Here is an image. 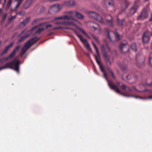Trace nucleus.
Here are the masks:
<instances>
[{
  "label": "nucleus",
  "mask_w": 152,
  "mask_h": 152,
  "mask_svg": "<svg viewBox=\"0 0 152 152\" xmlns=\"http://www.w3.org/2000/svg\"><path fill=\"white\" fill-rule=\"evenodd\" d=\"M88 14L90 18L95 19L101 24H107L110 26H113V23L111 20H106L105 21L100 15L94 12L89 11Z\"/></svg>",
  "instance_id": "obj_1"
},
{
  "label": "nucleus",
  "mask_w": 152,
  "mask_h": 152,
  "mask_svg": "<svg viewBox=\"0 0 152 152\" xmlns=\"http://www.w3.org/2000/svg\"><path fill=\"white\" fill-rule=\"evenodd\" d=\"M72 18L71 17L68 16V15H66L55 18L52 22L55 25L75 26V24L73 21L62 22L60 21L61 20H69V19H72Z\"/></svg>",
  "instance_id": "obj_2"
},
{
  "label": "nucleus",
  "mask_w": 152,
  "mask_h": 152,
  "mask_svg": "<svg viewBox=\"0 0 152 152\" xmlns=\"http://www.w3.org/2000/svg\"><path fill=\"white\" fill-rule=\"evenodd\" d=\"M0 62L3 63L2 61H0ZM20 65V61L18 60H16L15 59L13 61L8 62L6 63L3 67L0 68V70L5 68H10L14 69L18 73H19V66Z\"/></svg>",
  "instance_id": "obj_3"
},
{
  "label": "nucleus",
  "mask_w": 152,
  "mask_h": 152,
  "mask_svg": "<svg viewBox=\"0 0 152 152\" xmlns=\"http://www.w3.org/2000/svg\"><path fill=\"white\" fill-rule=\"evenodd\" d=\"M43 25L42 23H40L38 25L35 26L33 28H32L30 30L26 32V30H24L21 33V35H23L24 33H25V35L21 37V38L18 40V42H22L23 41L26 39L32 33V31L34 30L35 28H37L38 27H39Z\"/></svg>",
  "instance_id": "obj_4"
},
{
  "label": "nucleus",
  "mask_w": 152,
  "mask_h": 152,
  "mask_svg": "<svg viewBox=\"0 0 152 152\" xmlns=\"http://www.w3.org/2000/svg\"><path fill=\"white\" fill-rule=\"evenodd\" d=\"M104 73L103 76L106 79V80H107L108 85L110 88L112 90H114L115 92L118 94H121V92L120 90H119L118 87L115 85L114 83H113L112 81H109L108 80L107 77V73L105 72H103Z\"/></svg>",
  "instance_id": "obj_5"
},
{
  "label": "nucleus",
  "mask_w": 152,
  "mask_h": 152,
  "mask_svg": "<svg viewBox=\"0 0 152 152\" xmlns=\"http://www.w3.org/2000/svg\"><path fill=\"white\" fill-rule=\"evenodd\" d=\"M66 13L70 14V15L68 16L71 17L72 18V19H69V20H74V17H77L80 19H83L84 17L83 15L77 11H67L66 12Z\"/></svg>",
  "instance_id": "obj_6"
},
{
  "label": "nucleus",
  "mask_w": 152,
  "mask_h": 152,
  "mask_svg": "<svg viewBox=\"0 0 152 152\" xmlns=\"http://www.w3.org/2000/svg\"><path fill=\"white\" fill-rule=\"evenodd\" d=\"M104 47L103 46L102 47V52L104 58V60L105 62L107 65V66H110L111 64V63L110 61V56L108 55L107 52L105 51Z\"/></svg>",
  "instance_id": "obj_7"
},
{
  "label": "nucleus",
  "mask_w": 152,
  "mask_h": 152,
  "mask_svg": "<svg viewBox=\"0 0 152 152\" xmlns=\"http://www.w3.org/2000/svg\"><path fill=\"white\" fill-rule=\"evenodd\" d=\"M20 46L18 45L13 50L12 52L10 54L9 56L6 58L4 57L3 58L0 59V61H5L10 59H11L13 58L15 56L16 52L18 51L19 48H20Z\"/></svg>",
  "instance_id": "obj_8"
},
{
  "label": "nucleus",
  "mask_w": 152,
  "mask_h": 152,
  "mask_svg": "<svg viewBox=\"0 0 152 152\" xmlns=\"http://www.w3.org/2000/svg\"><path fill=\"white\" fill-rule=\"evenodd\" d=\"M39 39V38H38L37 37H35L30 39L24 45L23 48L26 49V50H27L32 45L36 42Z\"/></svg>",
  "instance_id": "obj_9"
},
{
  "label": "nucleus",
  "mask_w": 152,
  "mask_h": 152,
  "mask_svg": "<svg viewBox=\"0 0 152 152\" xmlns=\"http://www.w3.org/2000/svg\"><path fill=\"white\" fill-rule=\"evenodd\" d=\"M148 12L147 10L144 8L140 14L137 16V19L138 20H143L147 18Z\"/></svg>",
  "instance_id": "obj_10"
},
{
  "label": "nucleus",
  "mask_w": 152,
  "mask_h": 152,
  "mask_svg": "<svg viewBox=\"0 0 152 152\" xmlns=\"http://www.w3.org/2000/svg\"><path fill=\"white\" fill-rule=\"evenodd\" d=\"M119 48L122 53H125L128 51L129 47L126 43H121Z\"/></svg>",
  "instance_id": "obj_11"
},
{
  "label": "nucleus",
  "mask_w": 152,
  "mask_h": 152,
  "mask_svg": "<svg viewBox=\"0 0 152 152\" xmlns=\"http://www.w3.org/2000/svg\"><path fill=\"white\" fill-rule=\"evenodd\" d=\"M14 42H12L10 43L9 45L5 47L4 49L3 50L2 53L0 54L1 56H2L3 55L7 54L10 49L13 46Z\"/></svg>",
  "instance_id": "obj_12"
},
{
  "label": "nucleus",
  "mask_w": 152,
  "mask_h": 152,
  "mask_svg": "<svg viewBox=\"0 0 152 152\" xmlns=\"http://www.w3.org/2000/svg\"><path fill=\"white\" fill-rule=\"evenodd\" d=\"M66 29H72L74 31V32L75 34L77 36V37L80 39V40L82 41L83 43H86L87 42V40L86 39H83L82 38V36L80 35L79 34L78 32L76 30L73 29L72 28H69L68 27H65L64 28Z\"/></svg>",
  "instance_id": "obj_13"
},
{
  "label": "nucleus",
  "mask_w": 152,
  "mask_h": 152,
  "mask_svg": "<svg viewBox=\"0 0 152 152\" xmlns=\"http://www.w3.org/2000/svg\"><path fill=\"white\" fill-rule=\"evenodd\" d=\"M142 39L144 42L146 43L150 40L149 34L148 32H145L143 33L142 36Z\"/></svg>",
  "instance_id": "obj_14"
},
{
  "label": "nucleus",
  "mask_w": 152,
  "mask_h": 152,
  "mask_svg": "<svg viewBox=\"0 0 152 152\" xmlns=\"http://www.w3.org/2000/svg\"><path fill=\"white\" fill-rule=\"evenodd\" d=\"M30 17H28L24 20L23 21L20 23L19 25V27L20 28H22L25 26L26 24L29 22L30 20Z\"/></svg>",
  "instance_id": "obj_15"
},
{
  "label": "nucleus",
  "mask_w": 152,
  "mask_h": 152,
  "mask_svg": "<svg viewBox=\"0 0 152 152\" xmlns=\"http://www.w3.org/2000/svg\"><path fill=\"white\" fill-rule=\"evenodd\" d=\"M61 5L59 4H55L51 7V8L54 11L56 12H58L61 9Z\"/></svg>",
  "instance_id": "obj_16"
},
{
  "label": "nucleus",
  "mask_w": 152,
  "mask_h": 152,
  "mask_svg": "<svg viewBox=\"0 0 152 152\" xmlns=\"http://www.w3.org/2000/svg\"><path fill=\"white\" fill-rule=\"evenodd\" d=\"M137 6L136 5H134L129 10V14L131 15L134 14L136 12L137 9Z\"/></svg>",
  "instance_id": "obj_17"
},
{
  "label": "nucleus",
  "mask_w": 152,
  "mask_h": 152,
  "mask_svg": "<svg viewBox=\"0 0 152 152\" xmlns=\"http://www.w3.org/2000/svg\"><path fill=\"white\" fill-rule=\"evenodd\" d=\"M104 4L106 6H113L114 5L113 0H104Z\"/></svg>",
  "instance_id": "obj_18"
},
{
  "label": "nucleus",
  "mask_w": 152,
  "mask_h": 152,
  "mask_svg": "<svg viewBox=\"0 0 152 152\" xmlns=\"http://www.w3.org/2000/svg\"><path fill=\"white\" fill-rule=\"evenodd\" d=\"M64 4L68 7L73 6L75 5V3L74 1L71 0L65 2Z\"/></svg>",
  "instance_id": "obj_19"
},
{
  "label": "nucleus",
  "mask_w": 152,
  "mask_h": 152,
  "mask_svg": "<svg viewBox=\"0 0 152 152\" xmlns=\"http://www.w3.org/2000/svg\"><path fill=\"white\" fill-rule=\"evenodd\" d=\"M32 0H27L24 5V7L26 9L28 8L31 4Z\"/></svg>",
  "instance_id": "obj_20"
},
{
  "label": "nucleus",
  "mask_w": 152,
  "mask_h": 152,
  "mask_svg": "<svg viewBox=\"0 0 152 152\" xmlns=\"http://www.w3.org/2000/svg\"><path fill=\"white\" fill-rule=\"evenodd\" d=\"M144 91H148L149 94H152V90H148L146 89ZM144 99H152V96H149L148 97H144Z\"/></svg>",
  "instance_id": "obj_21"
},
{
  "label": "nucleus",
  "mask_w": 152,
  "mask_h": 152,
  "mask_svg": "<svg viewBox=\"0 0 152 152\" xmlns=\"http://www.w3.org/2000/svg\"><path fill=\"white\" fill-rule=\"evenodd\" d=\"M136 65L137 66L138 68H140L141 66L144 65V61L141 62L140 61H136Z\"/></svg>",
  "instance_id": "obj_22"
},
{
  "label": "nucleus",
  "mask_w": 152,
  "mask_h": 152,
  "mask_svg": "<svg viewBox=\"0 0 152 152\" xmlns=\"http://www.w3.org/2000/svg\"><path fill=\"white\" fill-rule=\"evenodd\" d=\"M23 1V0H15V1L17 2V4L15 7V8L17 9L18 8Z\"/></svg>",
  "instance_id": "obj_23"
},
{
  "label": "nucleus",
  "mask_w": 152,
  "mask_h": 152,
  "mask_svg": "<svg viewBox=\"0 0 152 152\" xmlns=\"http://www.w3.org/2000/svg\"><path fill=\"white\" fill-rule=\"evenodd\" d=\"M104 46V48L105 50V51L106 52V51H107L108 52H109L110 51V48L109 47V46L108 45V44H106L105 45H102L101 47V50H102V47Z\"/></svg>",
  "instance_id": "obj_24"
},
{
  "label": "nucleus",
  "mask_w": 152,
  "mask_h": 152,
  "mask_svg": "<svg viewBox=\"0 0 152 152\" xmlns=\"http://www.w3.org/2000/svg\"><path fill=\"white\" fill-rule=\"evenodd\" d=\"M131 48L132 50L135 52L137 50L136 45L135 43H132L131 45Z\"/></svg>",
  "instance_id": "obj_25"
},
{
  "label": "nucleus",
  "mask_w": 152,
  "mask_h": 152,
  "mask_svg": "<svg viewBox=\"0 0 152 152\" xmlns=\"http://www.w3.org/2000/svg\"><path fill=\"white\" fill-rule=\"evenodd\" d=\"M45 30V29L43 28H39L37 31H36L35 32V34H40L42 31H44Z\"/></svg>",
  "instance_id": "obj_26"
},
{
  "label": "nucleus",
  "mask_w": 152,
  "mask_h": 152,
  "mask_svg": "<svg viewBox=\"0 0 152 152\" xmlns=\"http://www.w3.org/2000/svg\"><path fill=\"white\" fill-rule=\"evenodd\" d=\"M41 19L40 18H36L34 19L33 22H32V25H34L37 23L39 22L41 20Z\"/></svg>",
  "instance_id": "obj_27"
},
{
  "label": "nucleus",
  "mask_w": 152,
  "mask_h": 152,
  "mask_svg": "<svg viewBox=\"0 0 152 152\" xmlns=\"http://www.w3.org/2000/svg\"><path fill=\"white\" fill-rule=\"evenodd\" d=\"M94 26H92L91 27L92 29H94V30H96L97 29V27H99V26L98 24L95 23H94Z\"/></svg>",
  "instance_id": "obj_28"
},
{
  "label": "nucleus",
  "mask_w": 152,
  "mask_h": 152,
  "mask_svg": "<svg viewBox=\"0 0 152 152\" xmlns=\"http://www.w3.org/2000/svg\"><path fill=\"white\" fill-rule=\"evenodd\" d=\"M121 69L124 71H125L127 69V66L126 64H122L121 65Z\"/></svg>",
  "instance_id": "obj_29"
},
{
  "label": "nucleus",
  "mask_w": 152,
  "mask_h": 152,
  "mask_svg": "<svg viewBox=\"0 0 152 152\" xmlns=\"http://www.w3.org/2000/svg\"><path fill=\"white\" fill-rule=\"evenodd\" d=\"M107 70L111 74V76H112V77L114 79L115 78V77L114 76L113 73L112 71L109 68H107Z\"/></svg>",
  "instance_id": "obj_30"
},
{
  "label": "nucleus",
  "mask_w": 152,
  "mask_h": 152,
  "mask_svg": "<svg viewBox=\"0 0 152 152\" xmlns=\"http://www.w3.org/2000/svg\"><path fill=\"white\" fill-rule=\"evenodd\" d=\"M93 44L95 48V49L96 51V53L98 55H99V50H98L97 48V47L96 45L94 43H93Z\"/></svg>",
  "instance_id": "obj_31"
},
{
  "label": "nucleus",
  "mask_w": 152,
  "mask_h": 152,
  "mask_svg": "<svg viewBox=\"0 0 152 152\" xmlns=\"http://www.w3.org/2000/svg\"><path fill=\"white\" fill-rule=\"evenodd\" d=\"M27 50H26V49L25 48H23L22 49L21 52L20 53V56H22Z\"/></svg>",
  "instance_id": "obj_32"
},
{
  "label": "nucleus",
  "mask_w": 152,
  "mask_h": 152,
  "mask_svg": "<svg viewBox=\"0 0 152 152\" xmlns=\"http://www.w3.org/2000/svg\"><path fill=\"white\" fill-rule=\"evenodd\" d=\"M105 32L107 33V37L109 39H110V31L108 29L106 28L105 29Z\"/></svg>",
  "instance_id": "obj_33"
},
{
  "label": "nucleus",
  "mask_w": 152,
  "mask_h": 152,
  "mask_svg": "<svg viewBox=\"0 0 152 152\" xmlns=\"http://www.w3.org/2000/svg\"><path fill=\"white\" fill-rule=\"evenodd\" d=\"M124 4L125 6V7H124V9H126L127 8V7L129 5V3L128 1H125L124 3Z\"/></svg>",
  "instance_id": "obj_34"
},
{
  "label": "nucleus",
  "mask_w": 152,
  "mask_h": 152,
  "mask_svg": "<svg viewBox=\"0 0 152 152\" xmlns=\"http://www.w3.org/2000/svg\"><path fill=\"white\" fill-rule=\"evenodd\" d=\"M115 35V36L116 39L117 40H118L120 39L119 37L120 36L118 34L117 32H115L114 33Z\"/></svg>",
  "instance_id": "obj_35"
},
{
  "label": "nucleus",
  "mask_w": 152,
  "mask_h": 152,
  "mask_svg": "<svg viewBox=\"0 0 152 152\" xmlns=\"http://www.w3.org/2000/svg\"><path fill=\"white\" fill-rule=\"evenodd\" d=\"M149 61L150 64L152 66V53L150 54Z\"/></svg>",
  "instance_id": "obj_36"
},
{
  "label": "nucleus",
  "mask_w": 152,
  "mask_h": 152,
  "mask_svg": "<svg viewBox=\"0 0 152 152\" xmlns=\"http://www.w3.org/2000/svg\"><path fill=\"white\" fill-rule=\"evenodd\" d=\"M78 30H79V31H80L81 32L85 35L86 36H87V34L86 32L82 28H78Z\"/></svg>",
  "instance_id": "obj_37"
},
{
  "label": "nucleus",
  "mask_w": 152,
  "mask_h": 152,
  "mask_svg": "<svg viewBox=\"0 0 152 152\" xmlns=\"http://www.w3.org/2000/svg\"><path fill=\"white\" fill-rule=\"evenodd\" d=\"M124 20H119V19H118V24L120 26H122L123 25V23L124 21Z\"/></svg>",
  "instance_id": "obj_38"
},
{
  "label": "nucleus",
  "mask_w": 152,
  "mask_h": 152,
  "mask_svg": "<svg viewBox=\"0 0 152 152\" xmlns=\"http://www.w3.org/2000/svg\"><path fill=\"white\" fill-rule=\"evenodd\" d=\"M63 28L61 26H58L53 28L52 30H55L57 29H62Z\"/></svg>",
  "instance_id": "obj_39"
},
{
  "label": "nucleus",
  "mask_w": 152,
  "mask_h": 152,
  "mask_svg": "<svg viewBox=\"0 0 152 152\" xmlns=\"http://www.w3.org/2000/svg\"><path fill=\"white\" fill-rule=\"evenodd\" d=\"M16 17V15L14 16H11V17L9 19V21L11 22Z\"/></svg>",
  "instance_id": "obj_40"
},
{
  "label": "nucleus",
  "mask_w": 152,
  "mask_h": 152,
  "mask_svg": "<svg viewBox=\"0 0 152 152\" xmlns=\"http://www.w3.org/2000/svg\"><path fill=\"white\" fill-rule=\"evenodd\" d=\"M93 37L94 39L96 41V42H97L98 43L99 42V41L98 39V38L94 36V35L92 36Z\"/></svg>",
  "instance_id": "obj_41"
},
{
  "label": "nucleus",
  "mask_w": 152,
  "mask_h": 152,
  "mask_svg": "<svg viewBox=\"0 0 152 152\" xmlns=\"http://www.w3.org/2000/svg\"><path fill=\"white\" fill-rule=\"evenodd\" d=\"M126 90V92L127 93L132 92V90L129 87H127V88Z\"/></svg>",
  "instance_id": "obj_42"
},
{
  "label": "nucleus",
  "mask_w": 152,
  "mask_h": 152,
  "mask_svg": "<svg viewBox=\"0 0 152 152\" xmlns=\"http://www.w3.org/2000/svg\"><path fill=\"white\" fill-rule=\"evenodd\" d=\"M127 87L126 85L124 84H122L121 86V88L123 90H126Z\"/></svg>",
  "instance_id": "obj_43"
},
{
  "label": "nucleus",
  "mask_w": 152,
  "mask_h": 152,
  "mask_svg": "<svg viewBox=\"0 0 152 152\" xmlns=\"http://www.w3.org/2000/svg\"><path fill=\"white\" fill-rule=\"evenodd\" d=\"M144 86H152V81L150 83H147L143 85Z\"/></svg>",
  "instance_id": "obj_44"
},
{
  "label": "nucleus",
  "mask_w": 152,
  "mask_h": 152,
  "mask_svg": "<svg viewBox=\"0 0 152 152\" xmlns=\"http://www.w3.org/2000/svg\"><path fill=\"white\" fill-rule=\"evenodd\" d=\"M95 59L96 60V61L97 63L99 65H101V64L100 61H99L98 59V57H97V56L96 55H95Z\"/></svg>",
  "instance_id": "obj_45"
},
{
  "label": "nucleus",
  "mask_w": 152,
  "mask_h": 152,
  "mask_svg": "<svg viewBox=\"0 0 152 152\" xmlns=\"http://www.w3.org/2000/svg\"><path fill=\"white\" fill-rule=\"evenodd\" d=\"M99 66L100 69L101 70V71L102 72H103L105 71L103 68L102 65V64L99 65Z\"/></svg>",
  "instance_id": "obj_46"
},
{
  "label": "nucleus",
  "mask_w": 152,
  "mask_h": 152,
  "mask_svg": "<svg viewBox=\"0 0 152 152\" xmlns=\"http://www.w3.org/2000/svg\"><path fill=\"white\" fill-rule=\"evenodd\" d=\"M12 0H9L7 6L9 7L12 3Z\"/></svg>",
  "instance_id": "obj_47"
},
{
  "label": "nucleus",
  "mask_w": 152,
  "mask_h": 152,
  "mask_svg": "<svg viewBox=\"0 0 152 152\" xmlns=\"http://www.w3.org/2000/svg\"><path fill=\"white\" fill-rule=\"evenodd\" d=\"M133 96L134 97H135V98H139V99H144V97H142L140 96Z\"/></svg>",
  "instance_id": "obj_48"
},
{
  "label": "nucleus",
  "mask_w": 152,
  "mask_h": 152,
  "mask_svg": "<svg viewBox=\"0 0 152 152\" xmlns=\"http://www.w3.org/2000/svg\"><path fill=\"white\" fill-rule=\"evenodd\" d=\"M126 78L127 79L129 80L131 78V76L130 75H128L126 76Z\"/></svg>",
  "instance_id": "obj_49"
},
{
  "label": "nucleus",
  "mask_w": 152,
  "mask_h": 152,
  "mask_svg": "<svg viewBox=\"0 0 152 152\" xmlns=\"http://www.w3.org/2000/svg\"><path fill=\"white\" fill-rule=\"evenodd\" d=\"M132 88L134 89L135 90L138 92H141V91H139L138 90H137L136 88V87L134 86H133L132 87Z\"/></svg>",
  "instance_id": "obj_50"
},
{
  "label": "nucleus",
  "mask_w": 152,
  "mask_h": 152,
  "mask_svg": "<svg viewBox=\"0 0 152 152\" xmlns=\"http://www.w3.org/2000/svg\"><path fill=\"white\" fill-rule=\"evenodd\" d=\"M52 26V25H50V24H48V25H47L46 26L45 29H47L48 28L50 27H51Z\"/></svg>",
  "instance_id": "obj_51"
},
{
  "label": "nucleus",
  "mask_w": 152,
  "mask_h": 152,
  "mask_svg": "<svg viewBox=\"0 0 152 152\" xmlns=\"http://www.w3.org/2000/svg\"><path fill=\"white\" fill-rule=\"evenodd\" d=\"M86 46L88 49H90L91 50L90 48L89 45L88 43L86 44Z\"/></svg>",
  "instance_id": "obj_52"
},
{
  "label": "nucleus",
  "mask_w": 152,
  "mask_h": 152,
  "mask_svg": "<svg viewBox=\"0 0 152 152\" xmlns=\"http://www.w3.org/2000/svg\"><path fill=\"white\" fill-rule=\"evenodd\" d=\"M22 13H23V12H22L21 11V12H19L17 13L16 15H22Z\"/></svg>",
  "instance_id": "obj_53"
},
{
  "label": "nucleus",
  "mask_w": 152,
  "mask_h": 152,
  "mask_svg": "<svg viewBox=\"0 0 152 152\" xmlns=\"http://www.w3.org/2000/svg\"><path fill=\"white\" fill-rule=\"evenodd\" d=\"M7 15L6 14L4 15L3 17V18H4V19L6 18L7 17Z\"/></svg>",
  "instance_id": "obj_54"
},
{
  "label": "nucleus",
  "mask_w": 152,
  "mask_h": 152,
  "mask_svg": "<svg viewBox=\"0 0 152 152\" xmlns=\"http://www.w3.org/2000/svg\"><path fill=\"white\" fill-rule=\"evenodd\" d=\"M152 20V13H151V18L149 19V20L150 21H151Z\"/></svg>",
  "instance_id": "obj_55"
},
{
  "label": "nucleus",
  "mask_w": 152,
  "mask_h": 152,
  "mask_svg": "<svg viewBox=\"0 0 152 152\" xmlns=\"http://www.w3.org/2000/svg\"><path fill=\"white\" fill-rule=\"evenodd\" d=\"M120 83H121L120 82H116L118 86L120 85Z\"/></svg>",
  "instance_id": "obj_56"
},
{
  "label": "nucleus",
  "mask_w": 152,
  "mask_h": 152,
  "mask_svg": "<svg viewBox=\"0 0 152 152\" xmlns=\"http://www.w3.org/2000/svg\"><path fill=\"white\" fill-rule=\"evenodd\" d=\"M137 77H138L137 76H135L134 77V78H135V79H137Z\"/></svg>",
  "instance_id": "obj_57"
},
{
  "label": "nucleus",
  "mask_w": 152,
  "mask_h": 152,
  "mask_svg": "<svg viewBox=\"0 0 152 152\" xmlns=\"http://www.w3.org/2000/svg\"><path fill=\"white\" fill-rule=\"evenodd\" d=\"M24 12H23V15H24Z\"/></svg>",
  "instance_id": "obj_58"
},
{
  "label": "nucleus",
  "mask_w": 152,
  "mask_h": 152,
  "mask_svg": "<svg viewBox=\"0 0 152 152\" xmlns=\"http://www.w3.org/2000/svg\"><path fill=\"white\" fill-rule=\"evenodd\" d=\"M6 0H4V1H5Z\"/></svg>",
  "instance_id": "obj_59"
},
{
  "label": "nucleus",
  "mask_w": 152,
  "mask_h": 152,
  "mask_svg": "<svg viewBox=\"0 0 152 152\" xmlns=\"http://www.w3.org/2000/svg\"><path fill=\"white\" fill-rule=\"evenodd\" d=\"M110 16L111 18V16Z\"/></svg>",
  "instance_id": "obj_60"
}]
</instances>
